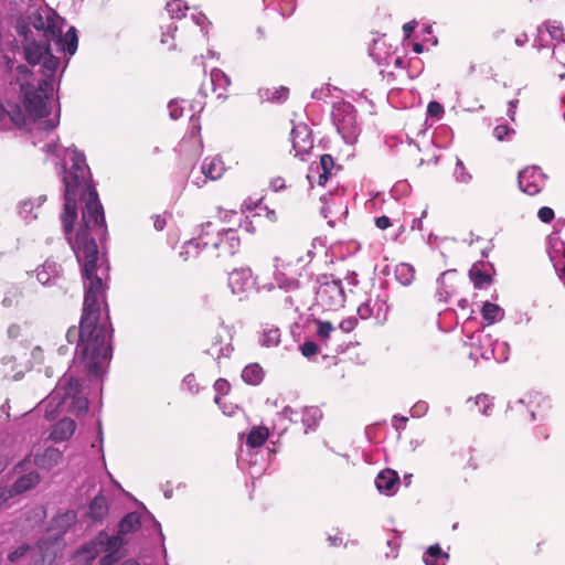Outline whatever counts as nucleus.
<instances>
[{
	"instance_id": "nucleus-1",
	"label": "nucleus",
	"mask_w": 565,
	"mask_h": 565,
	"mask_svg": "<svg viewBox=\"0 0 565 565\" xmlns=\"http://www.w3.org/2000/svg\"><path fill=\"white\" fill-rule=\"evenodd\" d=\"M63 183L64 209L61 215L66 239L82 266L84 305L79 328L66 332L70 343L76 342L75 355L89 374L99 376L103 364L111 355L113 329L99 322V295L102 278L95 273L97 260L96 238L106 235L104 210L96 190L90 184V171L85 154L75 148H66Z\"/></svg>"
},
{
	"instance_id": "nucleus-2",
	"label": "nucleus",
	"mask_w": 565,
	"mask_h": 565,
	"mask_svg": "<svg viewBox=\"0 0 565 565\" xmlns=\"http://www.w3.org/2000/svg\"><path fill=\"white\" fill-rule=\"evenodd\" d=\"M17 33L24 39L23 55L32 67L17 63L8 54L0 55V67L8 74L10 84L19 86L23 97L25 111L34 119L41 120L50 115L54 93L55 73L60 60L51 53L50 40L57 35L58 30L39 13L28 17V22L17 23Z\"/></svg>"
},
{
	"instance_id": "nucleus-3",
	"label": "nucleus",
	"mask_w": 565,
	"mask_h": 565,
	"mask_svg": "<svg viewBox=\"0 0 565 565\" xmlns=\"http://www.w3.org/2000/svg\"><path fill=\"white\" fill-rule=\"evenodd\" d=\"M140 526V516L137 512L126 514L118 525V533L109 535L102 531L94 540L82 546L74 555L75 565H88L97 556H102L99 564L111 565L122 556V547L127 543L125 535L137 531Z\"/></svg>"
},
{
	"instance_id": "nucleus-4",
	"label": "nucleus",
	"mask_w": 565,
	"mask_h": 565,
	"mask_svg": "<svg viewBox=\"0 0 565 565\" xmlns=\"http://www.w3.org/2000/svg\"><path fill=\"white\" fill-rule=\"evenodd\" d=\"M81 384L78 380L70 379L67 385L64 388V395L61 397L60 390H55L44 401L46 404L45 417L47 419L54 418V413L62 412L66 407L72 409L76 415H81L87 412L88 402L86 398L78 397Z\"/></svg>"
},
{
	"instance_id": "nucleus-5",
	"label": "nucleus",
	"mask_w": 565,
	"mask_h": 565,
	"mask_svg": "<svg viewBox=\"0 0 565 565\" xmlns=\"http://www.w3.org/2000/svg\"><path fill=\"white\" fill-rule=\"evenodd\" d=\"M331 117L343 140L347 143H353L359 132L354 107L349 103H339L334 105Z\"/></svg>"
},
{
	"instance_id": "nucleus-6",
	"label": "nucleus",
	"mask_w": 565,
	"mask_h": 565,
	"mask_svg": "<svg viewBox=\"0 0 565 565\" xmlns=\"http://www.w3.org/2000/svg\"><path fill=\"white\" fill-rule=\"evenodd\" d=\"M29 554L35 558L33 565H53L56 558L54 544H49L46 540H40L38 544L32 547L28 544L20 545L8 554V561L18 563Z\"/></svg>"
},
{
	"instance_id": "nucleus-7",
	"label": "nucleus",
	"mask_w": 565,
	"mask_h": 565,
	"mask_svg": "<svg viewBox=\"0 0 565 565\" xmlns=\"http://www.w3.org/2000/svg\"><path fill=\"white\" fill-rule=\"evenodd\" d=\"M319 287L317 296L323 306L329 309H338L343 307L345 302V292L342 281L333 276H322L319 278Z\"/></svg>"
},
{
	"instance_id": "nucleus-8",
	"label": "nucleus",
	"mask_w": 565,
	"mask_h": 565,
	"mask_svg": "<svg viewBox=\"0 0 565 565\" xmlns=\"http://www.w3.org/2000/svg\"><path fill=\"white\" fill-rule=\"evenodd\" d=\"M546 177L537 167H526L519 172L518 183L522 192L535 195L545 185Z\"/></svg>"
},
{
	"instance_id": "nucleus-9",
	"label": "nucleus",
	"mask_w": 565,
	"mask_h": 565,
	"mask_svg": "<svg viewBox=\"0 0 565 565\" xmlns=\"http://www.w3.org/2000/svg\"><path fill=\"white\" fill-rule=\"evenodd\" d=\"M76 513L74 511H65L56 515L50 525L46 540L49 544H54L55 552L57 553V541L67 532V530L75 523Z\"/></svg>"
},
{
	"instance_id": "nucleus-10",
	"label": "nucleus",
	"mask_w": 565,
	"mask_h": 565,
	"mask_svg": "<svg viewBox=\"0 0 565 565\" xmlns=\"http://www.w3.org/2000/svg\"><path fill=\"white\" fill-rule=\"evenodd\" d=\"M291 142L295 156L305 160V156L308 154L313 147L310 128L305 124L295 126L291 130Z\"/></svg>"
},
{
	"instance_id": "nucleus-11",
	"label": "nucleus",
	"mask_w": 565,
	"mask_h": 565,
	"mask_svg": "<svg viewBox=\"0 0 565 565\" xmlns=\"http://www.w3.org/2000/svg\"><path fill=\"white\" fill-rule=\"evenodd\" d=\"M241 246V239L237 235V231L227 228L222 232H217L215 238L212 239V247L220 250L221 255H235Z\"/></svg>"
},
{
	"instance_id": "nucleus-12",
	"label": "nucleus",
	"mask_w": 565,
	"mask_h": 565,
	"mask_svg": "<svg viewBox=\"0 0 565 565\" xmlns=\"http://www.w3.org/2000/svg\"><path fill=\"white\" fill-rule=\"evenodd\" d=\"M290 262H285L280 257L274 258V281L279 289L294 291L299 288V280L288 275Z\"/></svg>"
},
{
	"instance_id": "nucleus-13",
	"label": "nucleus",
	"mask_w": 565,
	"mask_h": 565,
	"mask_svg": "<svg viewBox=\"0 0 565 565\" xmlns=\"http://www.w3.org/2000/svg\"><path fill=\"white\" fill-rule=\"evenodd\" d=\"M252 269L243 267L228 275V287L234 295H243L253 287Z\"/></svg>"
},
{
	"instance_id": "nucleus-14",
	"label": "nucleus",
	"mask_w": 565,
	"mask_h": 565,
	"mask_svg": "<svg viewBox=\"0 0 565 565\" xmlns=\"http://www.w3.org/2000/svg\"><path fill=\"white\" fill-rule=\"evenodd\" d=\"M478 341L488 349L481 351L480 355L484 360L494 359L497 362H504L508 360L509 344L507 342L492 341L490 335H479Z\"/></svg>"
},
{
	"instance_id": "nucleus-15",
	"label": "nucleus",
	"mask_w": 565,
	"mask_h": 565,
	"mask_svg": "<svg viewBox=\"0 0 565 565\" xmlns=\"http://www.w3.org/2000/svg\"><path fill=\"white\" fill-rule=\"evenodd\" d=\"M375 484L381 493L392 495L398 488L399 477L394 470L385 469L377 475Z\"/></svg>"
},
{
	"instance_id": "nucleus-16",
	"label": "nucleus",
	"mask_w": 565,
	"mask_h": 565,
	"mask_svg": "<svg viewBox=\"0 0 565 565\" xmlns=\"http://www.w3.org/2000/svg\"><path fill=\"white\" fill-rule=\"evenodd\" d=\"M214 232V225L212 222H206L201 224L200 226V233L196 237H193L185 244V253L190 254L191 248H205L209 245H212V239L214 237H211L212 233Z\"/></svg>"
},
{
	"instance_id": "nucleus-17",
	"label": "nucleus",
	"mask_w": 565,
	"mask_h": 565,
	"mask_svg": "<svg viewBox=\"0 0 565 565\" xmlns=\"http://www.w3.org/2000/svg\"><path fill=\"white\" fill-rule=\"evenodd\" d=\"M19 359L14 355L3 356L1 360V364L3 370L1 371L2 375L7 377L10 372H14L12 379L20 380L24 372L30 369V365L25 362L18 361Z\"/></svg>"
},
{
	"instance_id": "nucleus-18",
	"label": "nucleus",
	"mask_w": 565,
	"mask_h": 565,
	"mask_svg": "<svg viewBox=\"0 0 565 565\" xmlns=\"http://www.w3.org/2000/svg\"><path fill=\"white\" fill-rule=\"evenodd\" d=\"M61 267L55 262L46 260L36 269V279L43 286L54 284L60 277Z\"/></svg>"
},
{
	"instance_id": "nucleus-19",
	"label": "nucleus",
	"mask_w": 565,
	"mask_h": 565,
	"mask_svg": "<svg viewBox=\"0 0 565 565\" xmlns=\"http://www.w3.org/2000/svg\"><path fill=\"white\" fill-rule=\"evenodd\" d=\"M233 352V347L230 342V339L227 337H222L217 334L214 338V341L212 342L211 347L206 350V353L210 354L214 360L217 362L222 358H228L231 353Z\"/></svg>"
},
{
	"instance_id": "nucleus-20",
	"label": "nucleus",
	"mask_w": 565,
	"mask_h": 565,
	"mask_svg": "<svg viewBox=\"0 0 565 565\" xmlns=\"http://www.w3.org/2000/svg\"><path fill=\"white\" fill-rule=\"evenodd\" d=\"M40 481V476L36 471H30L17 479L11 488H6L10 491V498L15 494L25 492L35 487Z\"/></svg>"
},
{
	"instance_id": "nucleus-21",
	"label": "nucleus",
	"mask_w": 565,
	"mask_h": 565,
	"mask_svg": "<svg viewBox=\"0 0 565 565\" xmlns=\"http://www.w3.org/2000/svg\"><path fill=\"white\" fill-rule=\"evenodd\" d=\"M76 424L71 418L58 420L52 428L50 437L54 441H63L68 439L75 431Z\"/></svg>"
},
{
	"instance_id": "nucleus-22",
	"label": "nucleus",
	"mask_w": 565,
	"mask_h": 565,
	"mask_svg": "<svg viewBox=\"0 0 565 565\" xmlns=\"http://www.w3.org/2000/svg\"><path fill=\"white\" fill-rule=\"evenodd\" d=\"M201 171L206 179L217 180L223 175L225 166L220 157L205 158Z\"/></svg>"
},
{
	"instance_id": "nucleus-23",
	"label": "nucleus",
	"mask_w": 565,
	"mask_h": 565,
	"mask_svg": "<svg viewBox=\"0 0 565 565\" xmlns=\"http://www.w3.org/2000/svg\"><path fill=\"white\" fill-rule=\"evenodd\" d=\"M88 516L94 522H102L108 514V503L105 497L96 495L88 507Z\"/></svg>"
},
{
	"instance_id": "nucleus-24",
	"label": "nucleus",
	"mask_w": 565,
	"mask_h": 565,
	"mask_svg": "<svg viewBox=\"0 0 565 565\" xmlns=\"http://www.w3.org/2000/svg\"><path fill=\"white\" fill-rule=\"evenodd\" d=\"M62 458V454L56 448H47L42 455H38L34 458V463L42 469H51L56 466Z\"/></svg>"
},
{
	"instance_id": "nucleus-25",
	"label": "nucleus",
	"mask_w": 565,
	"mask_h": 565,
	"mask_svg": "<svg viewBox=\"0 0 565 565\" xmlns=\"http://www.w3.org/2000/svg\"><path fill=\"white\" fill-rule=\"evenodd\" d=\"M6 117L17 126L25 124V113L19 105L8 104L6 107L0 103V120H4Z\"/></svg>"
},
{
	"instance_id": "nucleus-26",
	"label": "nucleus",
	"mask_w": 565,
	"mask_h": 565,
	"mask_svg": "<svg viewBox=\"0 0 565 565\" xmlns=\"http://www.w3.org/2000/svg\"><path fill=\"white\" fill-rule=\"evenodd\" d=\"M449 555L445 553L438 544L431 545L423 555L426 565H446Z\"/></svg>"
},
{
	"instance_id": "nucleus-27",
	"label": "nucleus",
	"mask_w": 565,
	"mask_h": 565,
	"mask_svg": "<svg viewBox=\"0 0 565 565\" xmlns=\"http://www.w3.org/2000/svg\"><path fill=\"white\" fill-rule=\"evenodd\" d=\"M264 370L258 363H250L242 371V379L249 385H258L264 380Z\"/></svg>"
},
{
	"instance_id": "nucleus-28",
	"label": "nucleus",
	"mask_w": 565,
	"mask_h": 565,
	"mask_svg": "<svg viewBox=\"0 0 565 565\" xmlns=\"http://www.w3.org/2000/svg\"><path fill=\"white\" fill-rule=\"evenodd\" d=\"M46 200L45 195H40L35 200H25L19 204V214L26 221L30 222L36 218V214H32L34 207H40Z\"/></svg>"
},
{
	"instance_id": "nucleus-29",
	"label": "nucleus",
	"mask_w": 565,
	"mask_h": 565,
	"mask_svg": "<svg viewBox=\"0 0 565 565\" xmlns=\"http://www.w3.org/2000/svg\"><path fill=\"white\" fill-rule=\"evenodd\" d=\"M481 315L482 318L491 324L495 321L502 320L504 317V311L498 305L486 301L481 308Z\"/></svg>"
},
{
	"instance_id": "nucleus-30",
	"label": "nucleus",
	"mask_w": 565,
	"mask_h": 565,
	"mask_svg": "<svg viewBox=\"0 0 565 565\" xmlns=\"http://www.w3.org/2000/svg\"><path fill=\"white\" fill-rule=\"evenodd\" d=\"M268 435L269 433L266 427H254L247 435L246 445L252 448L260 447L267 440Z\"/></svg>"
},
{
	"instance_id": "nucleus-31",
	"label": "nucleus",
	"mask_w": 565,
	"mask_h": 565,
	"mask_svg": "<svg viewBox=\"0 0 565 565\" xmlns=\"http://www.w3.org/2000/svg\"><path fill=\"white\" fill-rule=\"evenodd\" d=\"M280 342V330L275 327H268L263 330L259 337L262 347L271 348L277 347Z\"/></svg>"
},
{
	"instance_id": "nucleus-32",
	"label": "nucleus",
	"mask_w": 565,
	"mask_h": 565,
	"mask_svg": "<svg viewBox=\"0 0 565 565\" xmlns=\"http://www.w3.org/2000/svg\"><path fill=\"white\" fill-rule=\"evenodd\" d=\"M396 279L404 286H408L415 278V269L412 265L401 263L395 268Z\"/></svg>"
},
{
	"instance_id": "nucleus-33",
	"label": "nucleus",
	"mask_w": 565,
	"mask_h": 565,
	"mask_svg": "<svg viewBox=\"0 0 565 565\" xmlns=\"http://www.w3.org/2000/svg\"><path fill=\"white\" fill-rule=\"evenodd\" d=\"M322 417V413L318 407H306L302 414V423L306 426V433L313 429Z\"/></svg>"
},
{
	"instance_id": "nucleus-34",
	"label": "nucleus",
	"mask_w": 565,
	"mask_h": 565,
	"mask_svg": "<svg viewBox=\"0 0 565 565\" xmlns=\"http://www.w3.org/2000/svg\"><path fill=\"white\" fill-rule=\"evenodd\" d=\"M455 274V270H446L444 273H441L439 275V277L437 278V291H436V297L438 298L439 301H446L448 296H449V290L445 284V280L446 278L449 276V275H454Z\"/></svg>"
},
{
	"instance_id": "nucleus-35",
	"label": "nucleus",
	"mask_w": 565,
	"mask_h": 565,
	"mask_svg": "<svg viewBox=\"0 0 565 565\" xmlns=\"http://www.w3.org/2000/svg\"><path fill=\"white\" fill-rule=\"evenodd\" d=\"M211 83L214 86V89H225L230 85L231 81L223 71L214 68L211 72Z\"/></svg>"
},
{
	"instance_id": "nucleus-36",
	"label": "nucleus",
	"mask_w": 565,
	"mask_h": 565,
	"mask_svg": "<svg viewBox=\"0 0 565 565\" xmlns=\"http://www.w3.org/2000/svg\"><path fill=\"white\" fill-rule=\"evenodd\" d=\"M469 276L476 288H483L491 282V276L479 269H470Z\"/></svg>"
},
{
	"instance_id": "nucleus-37",
	"label": "nucleus",
	"mask_w": 565,
	"mask_h": 565,
	"mask_svg": "<svg viewBox=\"0 0 565 565\" xmlns=\"http://www.w3.org/2000/svg\"><path fill=\"white\" fill-rule=\"evenodd\" d=\"M167 11L173 19H180L184 15V11L188 7L181 0H173L167 3Z\"/></svg>"
},
{
	"instance_id": "nucleus-38",
	"label": "nucleus",
	"mask_w": 565,
	"mask_h": 565,
	"mask_svg": "<svg viewBox=\"0 0 565 565\" xmlns=\"http://www.w3.org/2000/svg\"><path fill=\"white\" fill-rule=\"evenodd\" d=\"M64 41H65L64 50L68 54L73 55L77 50V43H78L75 28H71L66 32Z\"/></svg>"
},
{
	"instance_id": "nucleus-39",
	"label": "nucleus",
	"mask_w": 565,
	"mask_h": 565,
	"mask_svg": "<svg viewBox=\"0 0 565 565\" xmlns=\"http://www.w3.org/2000/svg\"><path fill=\"white\" fill-rule=\"evenodd\" d=\"M317 334L321 341L326 342L334 331V327L329 321H317Z\"/></svg>"
},
{
	"instance_id": "nucleus-40",
	"label": "nucleus",
	"mask_w": 565,
	"mask_h": 565,
	"mask_svg": "<svg viewBox=\"0 0 565 565\" xmlns=\"http://www.w3.org/2000/svg\"><path fill=\"white\" fill-rule=\"evenodd\" d=\"M231 385L230 383L224 379H218L214 383V390L216 392V396L214 397V402L216 404H220L221 396L226 395L230 392Z\"/></svg>"
},
{
	"instance_id": "nucleus-41",
	"label": "nucleus",
	"mask_w": 565,
	"mask_h": 565,
	"mask_svg": "<svg viewBox=\"0 0 565 565\" xmlns=\"http://www.w3.org/2000/svg\"><path fill=\"white\" fill-rule=\"evenodd\" d=\"M455 178L458 182L468 183L471 180V174L466 170L463 162L457 159Z\"/></svg>"
},
{
	"instance_id": "nucleus-42",
	"label": "nucleus",
	"mask_w": 565,
	"mask_h": 565,
	"mask_svg": "<svg viewBox=\"0 0 565 565\" xmlns=\"http://www.w3.org/2000/svg\"><path fill=\"white\" fill-rule=\"evenodd\" d=\"M475 406L479 407V412L486 416H488L490 413L489 411L492 407V402L488 395H479L473 402Z\"/></svg>"
},
{
	"instance_id": "nucleus-43",
	"label": "nucleus",
	"mask_w": 565,
	"mask_h": 565,
	"mask_svg": "<svg viewBox=\"0 0 565 565\" xmlns=\"http://www.w3.org/2000/svg\"><path fill=\"white\" fill-rule=\"evenodd\" d=\"M513 134H514V129L510 128L507 125H498L493 129V136L499 141L509 140Z\"/></svg>"
},
{
	"instance_id": "nucleus-44",
	"label": "nucleus",
	"mask_w": 565,
	"mask_h": 565,
	"mask_svg": "<svg viewBox=\"0 0 565 565\" xmlns=\"http://www.w3.org/2000/svg\"><path fill=\"white\" fill-rule=\"evenodd\" d=\"M300 351L303 356L311 358L319 352V347L313 341H306L300 345Z\"/></svg>"
},
{
	"instance_id": "nucleus-45",
	"label": "nucleus",
	"mask_w": 565,
	"mask_h": 565,
	"mask_svg": "<svg viewBox=\"0 0 565 565\" xmlns=\"http://www.w3.org/2000/svg\"><path fill=\"white\" fill-rule=\"evenodd\" d=\"M543 25V31L545 30L551 39L559 40L563 36V29L559 25L552 24L546 22Z\"/></svg>"
},
{
	"instance_id": "nucleus-46",
	"label": "nucleus",
	"mask_w": 565,
	"mask_h": 565,
	"mask_svg": "<svg viewBox=\"0 0 565 565\" xmlns=\"http://www.w3.org/2000/svg\"><path fill=\"white\" fill-rule=\"evenodd\" d=\"M170 117L173 120L179 119L182 116L183 108L180 106L178 100H171L168 105Z\"/></svg>"
},
{
	"instance_id": "nucleus-47",
	"label": "nucleus",
	"mask_w": 565,
	"mask_h": 565,
	"mask_svg": "<svg viewBox=\"0 0 565 565\" xmlns=\"http://www.w3.org/2000/svg\"><path fill=\"white\" fill-rule=\"evenodd\" d=\"M427 113L429 116L440 118L444 114V108L438 102H430L427 106Z\"/></svg>"
},
{
	"instance_id": "nucleus-48",
	"label": "nucleus",
	"mask_w": 565,
	"mask_h": 565,
	"mask_svg": "<svg viewBox=\"0 0 565 565\" xmlns=\"http://www.w3.org/2000/svg\"><path fill=\"white\" fill-rule=\"evenodd\" d=\"M333 167V158L330 154H322L320 158V168L322 170L321 172L330 173Z\"/></svg>"
},
{
	"instance_id": "nucleus-49",
	"label": "nucleus",
	"mask_w": 565,
	"mask_h": 565,
	"mask_svg": "<svg viewBox=\"0 0 565 565\" xmlns=\"http://www.w3.org/2000/svg\"><path fill=\"white\" fill-rule=\"evenodd\" d=\"M60 114L57 113L54 118H50L39 122V128L42 130H53L58 125Z\"/></svg>"
},
{
	"instance_id": "nucleus-50",
	"label": "nucleus",
	"mask_w": 565,
	"mask_h": 565,
	"mask_svg": "<svg viewBox=\"0 0 565 565\" xmlns=\"http://www.w3.org/2000/svg\"><path fill=\"white\" fill-rule=\"evenodd\" d=\"M537 216L543 223H550L554 218V211L551 207L543 206L539 210Z\"/></svg>"
},
{
	"instance_id": "nucleus-51",
	"label": "nucleus",
	"mask_w": 565,
	"mask_h": 565,
	"mask_svg": "<svg viewBox=\"0 0 565 565\" xmlns=\"http://www.w3.org/2000/svg\"><path fill=\"white\" fill-rule=\"evenodd\" d=\"M427 409H428L427 403L418 402L412 407L411 414L413 417H420L422 415H424L427 412Z\"/></svg>"
},
{
	"instance_id": "nucleus-52",
	"label": "nucleus",
	"mask_w": 565,
	"mask_h": 565,
	"mask_svg": "<svg viewBox=\"0 0 565 565\" xmlns=\"http://www.w3.org/2000/svg\"><path fill=\"white\" fill-rule=\"evenodd\" d=\"M356 322H358V321H356V319H355V318H348V319H345V320L341 321V323H340V326H339V327H340V329H341L343 332L349 333V332H351V331L355 328Z\"/></svg>"
},
{
	"instance_id": "nucleus-53",
	"label": "nucleus",
	"mask_w": 565,
	"mask_h": 565,
	"mask_svg": "<svg viewBox=\"0 0 565 565\" xmlns=\"http://www.w3.org/2000/svg\"><path fill=\"white\" fill-rule=\"evenodd\" d=\"M288 93H289L288 88L281 86L280 88L276 89L273 93L271 99L276 100V102H284L287 99Z\"/></svg>"
},
{
	"instance_id": "nucleus-54",
	"label": "nucleus",
	"mask_w": 565,
	"mask_h": 565,
	"mask_svg": "<svg viewBox=\"0 0 565 565\" xmlns=\"http://www.w3.org/2000/svg\"><path fill=\"white\" fill-rule=\"evenodd\" d=\"M270 188L275 191V192H278L282 189L286 188V184H285V180L280 177H277V178H274L271 181H270Z\"/></svg>"
},
{
	"instance_id": "nucleus-55",
	"label": "nucleus",
	"mask_w": 565,
	"mask_h": 565,
	"mask_svg": "<svg viewBox=\"0 0 565 565\" xmlns=\"http://www.w3.org/2000/svg\"><path fill=\"white\" fill-rule=\"evenodd\" d=\"M535 46L539 49L546 47L547 43L545 42L544 35H543V25H540L537 28V36L535 39Z\"/></svg>"
},
{
	"instance_id": "nucleus-56",
	"label": "nucleus",
	"mask_w": 565,
	"mask_h": 565,
	"mask_svg": "<svg viewBox=\"0 0 565 565\" xmlns=\"http://www.w3.org/2000/svg\"><path fill=\"white\" fill-rule=\"evenodd\" d=\"M329 87H321V88H316L311 96L312 98L315 99H323L324 97H327L329 95Z\"/></svg>"
},
{
	"instance_id": "nucleus-57",
	"label": "nucleus",
	"mask_w": 565,
	"mask_h": 565,
	"mask_svg": "<svg viewBox=\"0 0 565 565\" xmlns=\"http://www.w3.org/2000/svg\"><path fill=\"white\" fill-rule=\"evenodd\" d=\"M375 224L381 230H385L392 225L391 220L387 216L376 217Z\"/></svg>"
},
{
	"instance_id": "nucleus-58",
	"label": "nucleus",
	"mask_w": 565,
	"mask_h": 565,
	"mask_svg": "<svg viewBox=\"0 0 565 565\" xmlns=\"http://www.w3.org/2000/svg\"><path fill=\"white\" fill-rule=\"evenodd\" d=\"M358 313L362 319H367L372 315V310L367 303H363L358 308Z\"/></svg>"
},
{
	"instance_id": "nucleus-59",
	"label": "nucleus",
	"mask_w": 565,
	"mask_h": 565,
	"mask_svg": "<svg viewBox=\"0 0 565 565\" xmlns=\"http://www.w3.org/2000/svg\"><path fill=\"white\" fill-rule=\"evenodd\" d=\"M20 332H21V328L18 324H11L7 331L9 338H11V339H17L20 335Z\"/></svg>"
},
{
	"instance_id": "nucleus-60",
	"label": "nucleus",
	"mask_w": 565,
	"mask_h": 565,
	"mask_svg": "<svg viewBox=\"0 0 565 565\" xmlns=\"http://www.w3.org/2000/svg\"><path fill=\"white\" fill-rule=\"evenodd\" d=\"M153 226L157 231H162L166 226V220L160 215L153 217Z\"/></svg>"
},
{
	"instance_id": "nucleus-61",
	"label": "nucleus",
	"mask_w": 565,
	"mask_h": 565,
	"mask_svg": "<svg viewBox=\"0 0 565 565\" xmlns=\"http://www.w3.org/2000/svg\"><path fill=\"white\" fill-rule=\"evenodd\" d=\"M518 99H512L509 102L508 116L511 118V120H514L515 108L518 106Z\"/></svg>"
},
{
	"instance_id": "nucleus-62",
	"label": "nucleus",
	"mask_w": 565,
	"mask_h": 565,
	"mask_svg": "<svg viewBox=\"0 0 565 565\" xmlns=\"http://www.w3.org/2000/svg\"><path fill=\"white\" fill-rule=\"evenodd\" d=\"M561 53H565V42L563 44L555 45L553 49V56L557 61H561V58H559Z\"/></svg>"
},
{
	"instance_id": "nucleus-63",
	"label": "nucleus",
	"mask_w": 565,
	"mask_h": 565,
	"mask_svg": "<svg viewBox=\"0 0 565 565\" xmlns=\"http://www.w3.org/2000/svg\"><path fill=\"white\" fill-rule=\"evenodd\" d=\"M10 491L6 489V487L0 488V507L10 499Z\"/></svg>"
},
{
	"instance_id": "nucleus-64",
	"label": "nucleus",
	"mask_w": 565,
	"mask_h": 565,
	"mask_svg": "<svg viewBox=\"0 0 565 565\" xmlns=\"http://www.w3.org/2000/svg\"><path fill=\"white\" fill-rule=\"evenodd\" d=\"M415 25H416V23H412V22L405 23L403 25V31H404V34L406 38L411 36L412 32L415 29Z\"/></svg>"
}]
</instances>
